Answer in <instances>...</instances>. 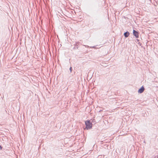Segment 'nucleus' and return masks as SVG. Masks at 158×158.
I'll return each mask as SVG.
<instances>
[{"mask_svg": "<svg viewBox=\"0 0 158 158\" xmlns=\"http://www.w3.org/2000/svg\"><path fill=\"white\" fill-rule=\"evenodd\" d=\"M85 124L86 126L84 129H86L87 130L90 129L92 128L93 124L89 120H87L85 122Z\"/></svg>", "mask_w": 158, "mask_h": 158, "instance_id": "f257e3e1", "label": "nucleus"}, {"mask_svg": "<svg viewBox=\"0 0 158 158\" xmlns=\"http://www.w3.org/2000/svg\"><path fill=\"white\" fill-rule=\"evenodd\" d=\"M133 34L135 37L136 38H139V32L138 31H136L135 30H133Z\"/></svg>", "mask_w": 158, "mask_h": 158, "instance_id": "f03ea898", "label": "nucleus"}, {"mask_svg": "<svg viewBox=\"0 0 158 158\" xmlns=\"http://www.w3.org/2000/svg\"><path fill=\"white\" fill-rule=\"evenodd\" d=\"M144 88L143 86H142L141 87V88L139 89L138 90V93L139 94H141L142 93L144 90Z\"/></svg>", "mask_w": 158, "mask_h": 158, "instance_id": "7ed1b4c3", "label": "nucleus"}, {"mask_svg": "<svg viewBox=\"0 0 158 158\" xmlns=\"http://www.w3.org/2000/svg\"><path fill=\"white\" fill-rule=\"evenodd\" d=\"M129 35L130 33L128 31L125 32L124 33V35L125 38L127 37Z\"/></svg>", "mask_w": 158, "mask_h": 158, "instance_id": "20e7f679", "label": "nucleus"}, {"mask_svg": "<svg viewBox=\"0 0 158 158\" xmlns=\"http://www.w3.org/2000/svg\"><path fill=\"white\" fill-rule=\"evenodd\" d=\"M80 44H81V43L79 42H76V45L78 46Z\"/></svg>", "mask_w": 158, "mask_h": 158, "instance_id": "39448f33", "label": "nucleus"}, {"mask_svg": "<svg viewBox=\"0 0 158 158\" xmlns=\"http://www.w3.org/2000/svg\"><path fill=\"white\" fill-rule=\"evenodd\" d=\"M136 41H137V42H139L138 43V44L140 45H141V43H140L139 42V40H138V39H136Z\"/></svg>", "mask_w": 158, "mask_h": 158, "instance_id": "423d86ee", "label": "nucleus"}, {"mask_svg": "<svg viewBox=\"0 0 158 158\" xmlns=\"http://www.w3.org/2000/svg\"><path fill=\"white\" fill-rule=\"evenodd\" d=\"M69 70L70 71V73L72 72V68L71 67H70L69 68Z\"/></svg>", "mask_w": 158, "mask_h": 158, "instance_id": "0eeeda50", "label": "nucleus"}, {"mask_svg": "<svg viewBox=\"0 0 158 158\" xmlns=\"http://www.w3.org/2000/svg\"><path fill=\"white\" fill-rule=\"evenodd\" d=\"M2 146L1 145H0V150H2Z\"/></svg>", "mask_w": 158, "mask_h": 158, "instance_id": "6e6552de", "label": "nucleus"}, {"mask_svg": "<svg viewBox=\"0 0 158 158\" xmlns=\"http://www.w3.org/2000/svg\"><path fill=\"white\" fill-rule=\"evenodd\" d=\"M83 46H85V47H89V46L88 45H83Z\"/></svg>", "mask_w": 158, "mask_h": 158, "instance_id": "1a4fd4ad", "label": "nucleus"}, {"mask_svg": "<svg viewBox=\"0 0 158 158\" xmlns=\"http://www.w3.org/2000/svg\"><path fill=\"white\" fill-rule=\"evenodd\" d=\"M75 47V48L76 49H78V46H76Z\"/></svg>", "mask_w": 158, "mask_h": 158, "instance_id": "9d476101", "label": "nucleus"}, {"mask_svg": "<svg viewBox=\"0 0 158 158\" xmlns=\"http://www.w3.org/2000/svg\"><path fill=\"white\" fill-rule=\"evenodd\" d=\"M90 48H95V46H93V47H90Z\"/></svg>", "mask_w": 158, "mask_h": 158, "instance_id": "9b49d317", "label": "nucleus"}, {"mask_svg": "<svg viewBox=\"0 0 158 158\" xmlns=\"http://www.w3.org/2000/svg\"><path fill=\"white\" fill-rule=\"evenodd\" d=\"M73 45H74L75 46H76V43H75V44H73Z\"/></svg>", "mask_w": 158, "mask_h": 158, "instance_id": "f8f14e48", "label": "nucleus"}, {"mask_svg": "<svg viewBox=\"0 0 158 158\" xmlns=\"http://www.w3.org/2000/svg\"><path fill=\"white\" fill-rule=\"evenodd\" d=\"M76 48H75V46L73 48V49H76Z\"/></svg>", "mask_w": 158, "mask_h": 158, "instance_id": "ddd939ff", "label": "nucleus"}]
</instances>
